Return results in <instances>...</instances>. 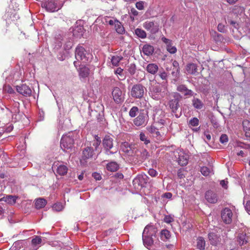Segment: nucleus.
I'll return each instance as SVG.
<instances>
[{
    "mask_svg": "<svg viewBox=\"0 0 250 250\" xmlns=\"http://www.w3.org/2000/svg\"><path fill=\"white\" fill-rule=\"evenodd\" d=\"M205 198L208 202L214 204L217 201V195L211 190H208L206 192Z\"/></svg>",
    "mask_w": 250,
    "mask_h": 250,
    "instance_id": "21",
    "label": "nucleus"
},
{
    "mask_svg": "<svg viewBox=\"0 0 250 250\" xmlns=\"http://www.w3.org/2000/svg\"><path fill=\"white\" fill-rule=\"evenodd\" d=\"M75 57L77 61L86 62L92 58V55L81 46H78L75 50Z\"/></svg>",
    "mask_w": 250,
    "mask_h": 250,
    "instance_id": "3",
    "label": "nucleus"
},
{
    "mask_svg": "<svg viewBox=\"0 0 250 250\" xmlns=\"http://www.w3.org/2000/svg\"><path fill=\"white\" fill-rule=\"evenodd\" d=\"M119 165L115 162H112L107 164L106 168L108 170L110 171H116L118 169Z\"/></svg>",
    "mask_w": 250,
    "mask_h": 250,
    "instance_id": "38",
    "label": "nucleus"
},
{
    "mask_svg": "<svg viewBox=\"0 0 250 250\" xmlns=\"http://www.w3.org/2000/svg\"><path fill=\"white\" fill-rule=\"evenodd\" d=\"M146 70L151 74H155L158 70V66L155 63H149L146 67Z\"/></svg>",
    "mask_w": 250,
    "mask_h": 250,
    "instance_id": "27",
    "label": "nucleus"
},
{
    "mask_svg": "<svg viewBox=\"0 0 250 250\" xmlns=\"http://www.w3.org/2000/svg\"><path fill=\"white\" fill-rule=\"evenodd\" d=\"M148 177L146 174L138 175L133 180V184L135 188L145 187L148 182Z\"/></svg>",
    "mask_w": 250,
    "mask_h": 250,
    "instance_id": "9",
    "label": "nucleus"
},
{
    "mask_svg": "<svg viewBox=\"0 0 250 250\" xmlns=\"http://www.w3.org/2000/svg\"><path fill=\"white\" fill-rule=\"evenodd\" d=\"M157 231V228L155 226L150 224L146 226L144 229L143 233L155 237Z\"/></svg>",
    "mask_w": 250,
    "mask_h": 250,
    "instance_id": "18",
    "label": "nucleus"
},
{
    "mask_svg": "<svg viewBox=\"0 0 250 250\" xmlns=\"http://www.w3.org/2000/svg\"><path fill=\"white\" fill-rule=\"evenodd\" d=\"M121 149L123 152L128 155L133 156L135 154L134 145H130L128 143L125 142L121 146Z\"/></svg>",
    "mask_w": 250,
    "mask_h": 250,
    "instance_id": "17",
    "label": "nucleus"
},
{
    "mask_svg": "<svg viewBox=\"0 0 250 250\" xmlns=\"http://www.w3.org/2000/svg\"><path fill=\"white\" fill-rule=\"evenodd\" d=\"M159 77L164 81H166V83L167 82V79L168 78V74L165 71H160L159 73Z\"/></svg>",
    "mask_w": 250,
    "mask_h": 250,
    "instance_id": "52",
    "label": "nucleus"
},
{
    "mask_svg": "<svg viewBox=\"0 0 250 250\" xmlns=\"http://www.w3.org/2000/svg\"><path fill=\"white\" fill-rule=\"evenodd\" d=\"M56 166L57 167L56 172L59 175L63 176L67 173L68 168L66 166L63 165H56Z\"/></svg>",
    "mask_w": 250,
    "mask_h": 250,
    "instance_id": "28",
    "label": "nucleus"
},
{
    "mask_svg": "<svg viewBox=\"0 0 250 250\" xmlns=\"http://www.w3.org/2000/svg\"><path fill=\"white\" fill-rule=\"evenodd\" d=\"M17 197L12 195L4 196L0 199L1 201H4L10 205H13L16 203Z\"/></svg>",
    "mask_w": 250,
    "mask_h": 250,
    "instance_id": "30",
    "label": "nucleus"
},
{
    "mask_svg": "<svg viewBox=\"0 0 250 250\" xmlns=\"http://www.w3.org/2000/svg\"><path fill=\"white\" fill-rule=\"evenodd\" d=\"M140 139L141 141L144 142V144L147 145L150 143V141L148 139L147 137L143 132H141L140 134Z\"/></svg>",
    "mask_w": 250,
    "mask_h": 250,
    "instance_id": "46",
    "label": "nucleus"
},
{
    "mask_svg": "<svg viewBox=\"0 0 250 250\" xmlns=\"http://www.w3.org/2000/svg\"><path fill=\"white\" fill-rule=\"evenodd\" d=\"M199 120L196 117L192 118L189 122V125L191 126H197L199 125Z\"/></svg>",
    "mask_w": 250,
    "mask_h": 250,
    "instance_id": "47",
    "label": "nucleus"
},
{
    "mask_svg": "<svg viewBox=\"0 0 250 250\" xmlns=\"http://www.w3.org/2000/svg\"><path fill=\"white\" fill-rule=\"evenodd\" d=\"M135 34L139 37L142 39H145L146 37V32L142 29L136 28L134 31Z\"/></svg>",
    "mask_w": 250,
    "mask_h": 250,
    "instance_id": "42",
    "label": "nucleus"
},
{
    "mask_svg": "<svg viewBox=\"0 0 250 250\" xmlns=\"http://www.w3.org/2000/svg\"><path fill=\"white\" fill-rule=\"evenodd\" d=\"M139 112V108L137 106H133L129 111V115L132 117H135Z\"/></svg>",
    "mask_w": 250,
    "mask_h": 250,
    "instance_id": "45",
    "label": "nucleus"
},
{
    "mask_svg": "<svg viewBox=\"0 0 250 250\" xmlns=\"http://www.w3.org/2000/svg\"><path fill=\"white\" fill-rule=\"evenodd\" d=\"M136 67L134 63H131L128 66V71L131 75H134L136 72Z\"/></svg>",
    "mask_w": 250,
    "mask_h": 250,
    "instance_id": "48",
    "label": "nucleus"
},
{
    "mask_svg": "<svg viewBox=\"0 0 250 250\" xmlns=\"http://www.w3.org/2000/svg\"><path fill=\"white\" fill-rule=\"evenodd\" d=\"M123 69L122 68H121V67H118L115 70V74H116L117 75H119L120 76H121L122 77L121 78L118 77V78L120 80L124 79V78H123L124 76H123Z\"/></svg>",
    "mask_w": 250,
    "mask_h": 250,
    "instance_id": "50",
    "label": "nucleus"
},
{
    "mask_svg": "<svg viewBox=\"0 0 250 250\" xmlns=\"http://www.w3.org/2000/svg\"><path fill=\"white\" fill-rule=\"evenodd\" d=\"M53 208L54 209V210H56V211H60L61 210H62L63 208V207L60 204V203H58V204H55L54 205V206H53Z\"/></svg>",
    "mask_w": 250,
    "mask_h": 250,
    "instance_id": "57",
    "label": "nucleus"
},
{
    "mask_svg": "<svg viewBox=\"0 0 250 250\" xmlns=\"http://www.w3.org/2000/svg\"><path fill=\"white\" fill-rule=\"evenodd\" d=\"M123 59V57L121 56H113L112 57L111 62L112 64L115 66L119 65V62Z\"/></svg>",
    "mask_w": 250,
    "mask_h": 250,
    "instance_id": "40",
    "label": "nucleus"
},
{
    "mask_svg": "<svg viewBox=\"0 0 250 250\" xmlns=\"http://www.w3.org/2000/svg\"><path fill=\"white\" fill-rule=\"evenodd\" d=\"M143 27L152 34H155L159 30V26L157 23L149 21L144 23Z\"/></svg>",
    "mask_w": 250,
    "mask_h": 250,
    "instance_id": "12",
    "label": "nucleus"
},
{
    "mask_svg": "<svg viewBox=\"0 0 250 250\" xmlns=\"http://www.w3.org/2000/svg\"><path fill=\"white\" fill-rule=\"evenodd\" d=\"M42 239L39 236H34L31 241V248L33 250H37L42 245Z\"/></svg>",
    "mask_w": 250,
    "mask_h": 250,
    "instance_id": "23",
    "label": "nucleus"
},
{
    "mask_svg": "<svg viewBox=\"0 0 250 250\" xmlns=\"http://www.w3.org/2000/svg\"><path fill=\"white\" fill-rule=\"evenodd\" d=\"M206 242L204 238L202 237H199L197 239V248L200 250H204L205 249Z\"/></svg>",
    "mask_w": 250,
    "mask_h": 250,
    "instance_id": "36",
    "label": "nucleus"
},
{
    "mask_svg": "<svg viewBox=\"0 0 250 250\" xmlns=\"http://www.w3.org/2000/svg\"><path fill=\"white\" fill-rule=\"evenodd\" d=\"M188 155L183 151L178 152L177 161L178 164L182 166H186L188 164Z\"/></svg>",
    "mask_w": 250,
    "mask_h": 250,
    "instance_id": "22",
    "label": "nucleus"
},
{
    "mask_svg": "<svg viewBox=\"0 0 250 250\" xmlns=\"http://www.w3.org/2000/svg\"><path fill=\"white\" fill-rule=\"evenodd\" d=\"M146 129L153 137L156 138L158 140L161 139L162 135L159 131L160 129L159 127L153 124L151 126L147 127Z\"/></svg>",
    "mask_w": 250,
    "mask_h": 250,
    "instance_id": "13",
    "label": "nucleus"
},
{
    "mask_svg": "<svg viewBox=\"0 0 250 250\" xmlns=\"http://www.w3.org/2000/svg\"><path fill=\"white\" fill-rule=\"evenodd\" d=\"M146 88L140 83L134 84L130 91L131 96L134 98L140 99L143 97Z\"/></svg>",
    "mask_w": 250,
    "mask_h": 250,
    "instance_id": "8",
    "label": "nucleus"
},
{
    "mask_svg": "<svg viewBox=\"0 0 250 250\" xmlns=\"http://www.w3.org/2000/svg\"><path fill=\"white\" fill-rule=\"evenodd\" d=\"M237 241L240 245H243L247 243L246 233L239 234L237 237Z\"/></svg>",
    "mask_w": 250,
    "mask_h": 250,
    "instance_id": "41",
    "label": "nucleus"
},
{
    "mask_svg": "<svg viewBox=\"0 0 250 250\" xmlns=\"http://www.w3.org/2000/svg\"><path fill=\"white\" fill-rule=\"evenodd\" d=\"M181 99L180 95L178 93H174L169 100L168 105L173 113H176L180 107L179 101Z\"/></svg>",
    "mask_w": 250,
    "mask_h": 250,
    "instance_id": "7",
    "label": "nucleus"
},
{
    "mask_svg": "<svg viewBox=\"0 0 250 250\" xmlns=\"http://www.w3.org/2000/svg\"><path fill=\"white\" fill-rule=\"evenodd\" d=\"M62 40H65L64 48L65 50H69L72 48L73 44V40L72 39L70 38L69 37H68V38L64 37Z\"/></svg>",
    "mask_w": 250,
    "mask_h": 250,
    "instance_id": "32",
    "label": "nucleus"
},
{
    "mask_svg": "<svg viewBox=\"0 0 250 250\" xmlns=\"http://www.w3.org/2000/svg\"><path fill=\"white\" fill-rule=\"evenodd\" d=\"M204 139L206 141V140L208 141L211 139V136L208 132H205L204 134Z\"/></svg>",
    "mask_w": 250,
    "mask_h": 250,
    "instance_id": "62",
    "label": "nucleus"
},
{
    "mask_svg": "<svg viewBox=\"0 0 250 250\" xmlns=\"http://www.w3.org/2000/svg\"><path fill=\"white\" fill-rule=\"evenodd\" d=\"M200 171L204 176H208L212 172V169L207 167H201Z\"/></svg>",
    "mask_w": 250,
    "mask_h": 250,
    "instance_id": "43",
    "label": "nucleus"
},
{
    "mask_svg": "<svg viewBox=\"0 0 250 250\" xmlns=\"http://www.w3.org/2000/svg\"><path fill=\"white\" fill-rule=\"evenodd\" d=\"M243 28L246 34L250 36V24H247Z\"/></svg>",
    "mask_w": 250,
    "mask_h": 250,
    "instance_id": "58",
    "label": "nucleus"
},
{
    "mask_svg": "<svg viewBox=\"0 0 250 250\" xmlns=\"http://www.w3.org/2000/svg\"><path fill=\"white\" fill-rule=\"evenodd\" d=\"M14 104V107L13 108L12 112L13 113H19L20 111V109H19L20 104H19V102H15Z\"/></svg>",
    "mask_w": 250,
    "mask_h": 250,
    "instance_id": "55",
    "label": "nucleus"
},
{
    "mask_svg": "<svg viewBox=\"0 0 250 250\" xmlns=\"http://www.w3.org/2000/svg\"><path fill=\"white\" fill-rule=\"evenodd\" d=\"M95 139L92 142V146L95 148V150H97V149L100 146L101 141L100 138L98 135L95 136Z\"/></svg>",
    "mask_w": 250,
    "mask_h": 250,
    "instance_id": "44",
    "label": "nucleus"
},
{
    "mask_svg": "<svg viewBox=\"0 0 250 250\" xmlns=\"http://www.w3.org/2000/svg\"><path fill=\"white\" fill-rule=\"evenodd\" d=\"M70 32L72 33V36L75 38H81L84 33V29L83 26L81 25H77L73 28H70Z\"/></svg>",
    "mask_w": 250,
    "mask_h": 250,
    "instance_id": "16",
    "label": "nucleus"
},
{
    "mask_svg": "<svg viewBox=\"0 0 250 250\" xmlns=\"http://www.w3.org/2000/svg\"><path fill=\"white\" fill-rule=\"evenodd\" d=\"M135 154L139 157L138 159L141 161L146 160L149 156L148 152L146 149H142L141 151L135 150Z\"/></svg>",
    "mask_w": 250,
    "mask_h": 250,
    "instance_id": "26",
    "label": "nucleus"
},
{
    "mask_svg": "<svg viewBox=\"0 0 250 250\" xmlns=\"http://www.w3.org/2000/svg\"><path fill=\"white\" fill-rule=\"evenodd\" d=\"M4 90L8 93L12 94L14 93V90L10 85H6L4 88Z\"/></svg>",
    "mask_w": 250,
    "mask_h": 250,
    "instance_id": "59",
    "label": "nucleus"
},
{
    "mask_svg": "<svg viewBox=\"0 0 250 250\" xmlns=\"http://www.w3.org/2000/svg\"><path fill=\"white\" fill-rule=\"evenodd\" d=\"M16 89L18 92L24 96L28 97L31 95L32 91L30 88L26 84L17 85Z\"/></svg>",
    "mask_w": 250,
    "mask_h": 250,
    "instance_id": "14",
    "label": "nucleus"
},
{
    "mask_svg": "<svg viewBox=\"0 0 250 250\" xmlns=\"http://www.w3.org/2000/svg\"><path fill=\"white\" fill-rule=\"evenodd\" d=\"M170 237V233L167 229H163L161 232V238L164 241H166Z\"/></svg>",
    "mask_w": 250,
    "mask_h": 250,
    "instance_id": "39",
    "label": "nucleus"
},
{
    "mask_svg": "<svg viewBox=\"0 0 250 250\" xmlns=\"http://www.w3.org/2000/svg\"><path fill=\"white\" fill-rule=\"evenodd\" d=\"M46 201L42 198H39L36 200L35 203V208L37 209H40L45 207L46 205Z\"/></svg>",
    "mask_w": 250,
    "mask_h": 250,
    "instance_id": "31",
    "label": "nucleus"
},
{
    "mask_svg": "<svg viewBox=\"0 0 250 250\" xmlns=\"http://www.w3.org/2000/svg\"><path fill=\"white\" fill-rule=\"evenodd\" d=\"M88 69L87 68H82L80 71V75L82 77H86L88 75Z\"/></svg>",
    "mask_w": 250,
    "mask_h": 250,
    "instance_id": "49",
    "label": "nucleus"
},
{
    "mask_svg": "<svg viewBox=\"0 0 250 250\" xmlns=\"http://www.w3.org/2000/svg\"><path fill=\"white\" fill-rule=\"evenodd\" d=\"M112 95L114 101L116 103H120L124 101V97L122 90L117 87L113 89Z\"/></svg>",
    "mask_w": 250,
    "mask_h": 250,
    "instance_id": "11",
    "label": "nucleus"
},
{
    "mask_svg": "<svg viewBox=\"0 0 250 250\" xmlns=\"http://www.w3.org/2000/svg\"><path fill=\"white\" fill-rule=\"evenodd\" d=\"M154 120L153 124L162 129L167 124L168 119L166 117L165 112L162 110H158L154 115Z\"/></svg>",
    "mask_w": 250,
    "mask_h": 250,
    "instance_id": "5",
    "label": "nucleus"
},
{
    "mask_svg": "<svg viewBox=\"0 0 250 250\" xmlns=\"http://www.w3.org/2000/svg\"><path fill=\"white\" fill-rule=\"evenodd\" d=\"M174 221L173 217L171 215H166L164 218V222L169 224Z\"/></svg>",
    "mask_w": 250,
    "mask_h": 250,
    "instance_id": "53",
    "label": "nucleus"
},
{
    "mask_svg": "<svg viewBox=\"0 0 250 250\" xmlns=\"http://www.w3.org/2000/svg\"><path fill=\"white\" fill-rule=\"evenodd\" d=\"M92 176L96 180H100L101 179V176L98 173L94 172L92 174Z\"/></svg>",
    "mask_w": 250,
    "mask_h": 250,
    "instance_id": "63",
    "label": "nucleus"
},
{
    "mask_svg": "<svg viewBox=\"0 0 250 250\" xmlns=\"http://www.w3.org/2000/svg\"><path fill=\"white\" fill-rule=\"evenodd\" d=\"M171 74L174 77L178 78L180 74V70L173 68Z\"/></svg>",
    "mask_w": 250,
    "mask_h": 250,
    "instance_id": "60",
    "label": "nucleus"
},
{
    "mask_svg": "<svg viewBox=\"0 0 250 250\" xmlns=\"http://www.w3.org/2000/svg\"><path fill=\"white\" fill-rule=\"evenodd\" d=\"M245 208L247 212L250 214V201H249L246 203Z\"/></svg>",
    "mask_w": 250,
    "mask_h": 250,
    "instance_id": "64",
    "label": "nucleus"
},
{
    "mask_svg": "<svg viewBox=\"0 0 250 250\" xmlns=\"http://www.w3.org/2000/svg\"><path fill=\"white\" fill-rule=\"evenodd\" d=\"M148 120L147 112L142 110L139 112V115L134 119L133 123L136 126H145L147 124Z\"/></svg>",
    "mask_w": 250,
    "mask_h": 250,
    "instance_id": "6",
    "label": "nucleus"
},
{
    "mask_svg": "<svg viewBox=\"0 0 250 250\" xmlns=\"http://www.w3.org/2000/svg\"><path fill=\"white\" fill-rule=\"evenodd\" d=\"M186 70L188 74H195L197 71V66L194 63H189L186 66Z\"/></svg>",
    "mask_w": 250,
    "mask_h": 250,
    "instance_id": "35",
    "label": "nucleus"
},
{
    "mask_svg": "<svg viewBox=\"0 0 250 250\" xmlns=\"http://www.w3.org/2000/svg\"><path fill=\"white\" fill-rule=\"evenodd\" d=\"M167 50L169 53H170L171 54H174L176 52L177 49L175 46H172L171 45V44H170L169 45L168 44L167 46Z\"/></svg>",
    "mask_w": 250,
    "mask_h": 250,
    "instance_id": "54",
    "label": "nucleus"
},
{
    "mask_svg": "<svg viewBox=\"0 0 250 250\" xmlns=\"http://www.w3.org/2000/svg\"><path fill=\"white\" fill-rule=\"evenodd\" d=\"M167 93V87L164 85L163 90L159 85L153 86L149 89V95L154 100H159Z\"/></svg>",
    "mask_w": 250,
    "mask_h": 250,
    "instance_id": "2",
    "label": "nucleus"
},
{
    "mask_svg": "<svg viewBox=\"0 0 250 250\" xmlns=\"http://www.w3.org/2000/svg\"><path fill=\"white\" fill-rule=\"evenodd\" d=\"M154 50L153 46L149 44L144 45L142 48L144 54L146 56L151 55L153 53Z\"/></svg>",
    "mask_w": 250,
    "mask_h": 250,
    "instance_id": "29",
    "label": "nucleus"
},
{
    "mask_svg": "<svg viewBox=\"0 0 250 250\" xmlns=\"http://www.w3.org/2000/svg\"><path fill=\"white\" fill-rule=\"evenodd\" d=\"M220 141L222 144H225L228 141V137L226 134H222L220 138Z\"/></svg>",
    "mask_w": 250,
    "mask_h": 250,
    "instance_id": "56",
    "label": "nucleus"
},
{
    "mask_svg": "<svg viewBox=\"0 0 250 250\" xmlns=\"http://www.w3.org/2000/svg\"><path fill=\"white\" fill-rule=\"evenodd\" d=\"M221 216L223 222L226 224H229L232 222L233 213L231 210L225 208L221 211Z\"/></svg>",
    "mask_w": 250,
    "mask_h": 250,
    "instance_id": "10",
    "label": "nucleus"
},
{
    "mask_svg": "<svg viewBox=\"0 0 250 250\" xmlns=\"http://www.w3.org/2000/svg\"><path fill=\"white\" fill-rule=\"evenodd\" d=\"M94 152L91 147L87 146L83 151L82 158L83 160L88 159L93 157Z\"/></svg>",
    "mask_w": 250,
    "mask_h": 250,
    "instance_id": "25",
    "label": "nucleus"
},
{
    "mask_svg": "<svg viewBox=\"0 0 250 250\" xmlns=\"http://www.w3.org/2000/svg\"><path fill=\"white\" fill-rule=\"evenodd\" d=\"M208 238L211 245L217 246L220 242V236L214 232H210L208 234Z\"/></svg>",
    "mask_w": 250,
    "mask_h": 250,
    "instance_id": "15",
    "label": "nucleus"
},
{
    "mask_svg": "<svg viewBox=\"0 0 250 250\" xmlns=\"http://www.w3.org/2000/svg\"><path fill=\"white\" fill-rule=\"evenodd\" d=\"M113 140L109 136H105L103 140V146L107 155L113 154L117 152V149L113 146Z\"/></svg>",
    "mask_w": 250,
    "mask_h": 250,
    "instance_id": "4",
    "label": "nucleus"
},
{
    "mask_svg": "<svg viewBox=\"0 0 250 250\" xmlns=\"http://www.w3.org/2000/svg\"><path fill=\"white\" fill-rule=\"evenodd\" d=\"M177 90L186 96H192L194 94V92L191 90L188 89L186 85L184 84L178 85L177 87Z\"/></svg>",
    "mask_w": 250,
    "mask_h": 250,
    "instance_id": "20",
    "label": "nucleus"
},
{
    "mask_svg": "<svg viewBox=\"0 0 250 250\" xmlns=\"http://www.w3.org/2000/svg\"><path fill=\"white\" fill-rule=\"evenodd\" d=\"M146 3L145 1H139L136 3V7L139 10H142L144 9V4Z\"/></svg>",
    "mask_w": 250,
    "mask_h": 250,
    "instance_id": "51",
    "label": "nucleus"
},
{
    "mask_svg": "<svg viewBox=\"0 0 250 250\" xmlns=\"http://www.w3.org/2000/svg\"><path fill=\"white\" fill-rule=\"evenodd\" d=\"M148 173L152 177H155L157 175V171L153 168L149 169Z\"/></svg>",
    "mask_w": 250,
    "mask_h": 250,
    "instance_id": "61",
    "label": "nucleus"
},
{
    "mask_svg": "<svg viewBox=\"0 0 250 250\" xmlns=\"http://www.w3.org/2000/svg\"><path fill=\"white\" fill-rule=\"evenodd\" d=\"M142 239L144 246L147 248L152 246L154 243V237L145 234L143 232Z\"/></svg>",
    "mask_w": 250,
    "mask_h": 250,
    "instance_id": "24",
    "label": "nucleus"
},
{
    "mask_svg": "<svg viewBox=\"0 0 250 250\" xmlns=\"http://www.w3.org/2000/svg\"><path fill=\"white\" fill-rule=\"evenodd\" d=\"M115 27L116 32L119 34H123L125 32L124 27L118 20H115Z\"/></svg>",
    "mask_w": 250,
    "mask_h": 250,
    "instance_id": "37",
    "label": "nucleus"
},
{
    "mask_svg": "<svg viewBox=\"0 0 250 250\" xmlns=\"http://www.w3.org/2000/svg\"><path fill=\"white\" fill-rule=\"evenodd\" d=\"M78 137L79 135L76 132H71L63 135L60 142L61 147L64 151L67 152L68 150L72 148L75 140H76Z\"/></svg>",
    "mask_w": 250,
    "mask_h": 250,
    "instance_id": "1",
    "label": "nucleus"
},
{
    "mask_svg": "<svg viewBox=\"0 0 250 250\" xmlns=\"http://www.w3.org/2000/svg\"><path fill=\"white\" fill-rule=\"evenodd\" d=\"M243 126L246 136L250 137V122L247 120H244L243 122Z\"/></svg>",
    "mask_w": 250,
    "mask_h": 250,
    "instance_id": "34",
    "label": "nucleus"
},
{
    "mask_svg": "<svg viewBox=\"0 0 250 250\" xmlns=\"http://www.w3.org/2000/svg\"><path fill=\"white\" fill-rule=\"evenodd\" d=\"M192 104L194 108L198 109H201L204 106L203 103L200 99L195 97L192 100Z\"/></svg>",
    "mask_w": 250,
    "mask_h": 250,
    "instance_id": "33",
    "label": "nucleus"
},
{
    "mask_svg": "<svg viewBox=\"0 0 250 250\" xmlns=\"http://www.w3.org/2000/svg\"><path fill=\"white\" fill-rule=\"evenodd\" d=\"M42 7H45L49 12H54L57 10V4L53 0H48L42 3Z\"/></svg>",
    "mask_w": 250,
    "mask_h": 250,
    "instance_id": "19",
    "label": "nucleus"
}]
</instances>
